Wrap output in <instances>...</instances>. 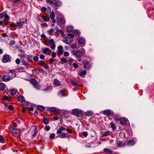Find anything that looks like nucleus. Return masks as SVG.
Wrapping results in <instances>:
<instances>
[{
	"mask_svg": "<svg viewBox=\"0 0 154 154\" xmlns=\"http://www.w3.org/2000/svg\"><path fill=\"white\" fill-rule=\"evenodd\" d=\"M73 33L75 35H77L79 33L78 32L77 30H74Z\"/></svg>",
	"mask_w": 154,
	"mask_h": 154,
	"instance_id": "55",
	"label": "nucleus"
},
{
	"mask_svg": "<svg viewBox=\"0 0 154 154\" xmlns=\"http://www.w3.org/2000/svg\"><path fill=\"white\" fill-rule=\"evenodd\" d=\"M17 91L15 89H13L11 90V94L12 95H14L16 93Z\"/></svg>",
	"mask_w": 154,
	"mask_h": 154,
	"instance_id": "32",
	"label": "nucleus"
},
{
	"mask_svg": "<svg viewBox=\"0 0 154 154\" xmlns=\"http://www.w3.org/2000/svg\"><path fill=\"white\" fill-rule=\"evenodd\" d=\"M134 144V141L133 140L129 141L127 143V144L128 145H133Z\"/></svg>",
	"mask_w": 154,
	"mask_h": 154,
	"instance_id": "31",
	"label": "nucleus"
},
{
	"mask_svg": "<svg viewBox=\"0 0 154 154\" xmlns=\"http://www.w3.org/2000/svg\"><path fill=\"white\" fill-rule=\"evenodd\" d=\"M63 47L61 46H59L58 47V51L57 52L58 55H60L63 54Z\"/></svg>",
	"mask_w": 154,
	"mask_h": 154,
	"instance_id": "9",
	"label": "nucleus"
},
{
	"mask_svg": "<svg viewBox=\"0 0 154 154\" xmlns=\"http://www.w3.org/2000/svg\"><path fill=\"white\" fill-rule=\"evenodd\" d=\"M71 83L72 85L78 87L79 86V84H78L77 82H75L74 81H71Z\"/></svg>",
	"mask_w": 154,
	"mask_h": 154,
	"instance_id": "43",
	"label": "nucleus"
},
{
	"mask_svg": "<svg viewBox=\"0 0 154 154\" xmlns=\"http://www.w3.org/2000/svg\"><path fill=\"white\" fill-rule=\"evenodd\" d=\"M65 20L63 18L61 17L59 20V21L57 23L58 25H59L63 24L65 23Z\"/></svg>",
	"mask_w": 154,
	"mask_h": 154,
	"instance_id": "13",
	"label": "nucleus"
},
{
	"mask_svg": "<svg viewBox=\"0 0 154 154\" xmlns=\"http://www.w3.org/2000/svg\"><path fill=\"white\" fill-rule=\"evenodd\" d=\"M33 86L37 90H39L40 89V85L37 83L34 85Z\"/></svg>",
	"mask_w": 154,
	"mask_h": 154,
	"instance_id": "30",
	"label": "nucleus"
},
{
	"mask_svg": "<svg viewBox=\"0 0 154 154\" xmlns=\"http://www.w3.org/2000/svg\"><path fill=\"white\" fill-rule=\"evenodd\" d=\"M26 23L27 20H26L25 21H23L17 22V26H18L19 28H20L23 26L24 24Z\"/></svg>",
	"mask_w": 154,
	"mask_h": 154,
	"instance_id": "11",
	"label": "nucleus"
},
{
	"mask_svg": "<svg viewBox=\"0 0 154 154\" xmlns=\"http://www.w3.org/2000/svg\"><path fill=\"white\" fill-rule=\"evenodd\" d=\"M54 13L53 11H52L50 14V18L51 19H54Z\"/></svg>",
	"mask_w": 154,
	"mask_h": 154,
	"instance_id": "36",
	"label": "nucleus"
},
{
	"mask_svg": "<svg viewBox=\"0 0 154 154\" xmlns=\"http://www.w3.org/2000/svg\"><path fill=\"white\" fill-rule=\"evenodd\" d=\"M72 114L78 117H82L84 115L83 111L77 109H73Z\"/></svg>",
	"mask_w": 154,
	"mask_h": 154,
	"instance_id": "2",
	"label": "nucleus"
},
{
	"mask_svg": "<svg viewBox=\"0 0 154 154\" xmlns=\"http://www.w3.org/2000/svg\"><path fill=\"white\" fill-rule=\"evenodd\" d=\"M21 62L22 65L24 66L28 67V65H29V63L27 62L24 58L23 59L21 60Z\"/></svg>",
	"mask_w": 154,
	"mask_h": 154,
	"instance_id": "19",
	"label": "nucleus"
},
{
	"mask_svg": "<svg viewBox=\"0 0 154 154\" xmlns=\"http://www.w3.org/2000/svg\"><path fill=\"white\" fill-rule=\"evenodd\" d=\"M11 60L10 59V56L8 54L4 55L2 60V62L4 63L10 62Z\"/></svg>",
	"mask_w": 154,
	"mask_h": 154,
	"instance_id": "5",
	"label": "nucleus"
},
{
	"mask_svg": "<svg viewBox=\"0 0 154 154\" xmlns=\"http://www.w3.org/2000/svg\"><path fill=\"white\" fill-rule=\"evenodd\" d=\"M5 141V140L4 139L2 135L0 136V142L3 143Z\"/></svg>",
	"mask_w": 154,
	"mask_h": 154,
	"instance_id": "37",
	"label": "nucleus"
},
{
	"mask_svg": "<svg viewBox=\"0 0 154 154\" xmlns=\"http://www.w3.org/2000/svg\"><path fill=\"white\" fill-rule=\"evenodd\" d=\"M68 36H69L72 38H73L74 37V35L72 34H68Z\"/></svg>",
	"mask_w": 154,
	"mask_h": 154,
	"instance_id": "58",
	"label": "nucleus"
},
{
	"mask_svg": "<svg viewBox=\"0 0 154 154\" xmlns=\"http://www.w3.org/2000/svg\"><path fill=\"white\" fill-rule=\"evenodd\" d=\"M73 29L72 26H69L67 27L66 31L67 32L69 33L72 32L73 30Z\"/></svg>",
	"mask_w": 154,
	"mask_h": 154,
	"instance_id": "23",
	"label": "nucleus"
},
{
	"mask_svg": "<svg viewBox=\"0 0 154 154\" xmlns=\"http://www.w3.org/2000/svg\"><path fill=\"white\" fill-rule=\"evenodd\" d=\"M53 84L55 87H58L60 85L61 82L57 79H55L54 80Z\"/></svg>",
	"mask_w": 154,
	"mask_h": 154,
	"instance_id": "12",
	"label": "nucleus"
},
{
	"mask_svg": "<svg viewBox=\"0 0 154 154\" xmlns=\"http://www.w3.org/2000/svg\"><path fill=\"white\" fill-rule=\"evenodd\" d=\"M110 125L111 126V128H112V130L113 131H114L116 128V126L115 123H114L113 122H111L110 123Z\"/></svg>",
	"mask_w": 154,
	"mask_h": 154,
	"instance_id": "21",
	"label": "nucleus"
},
{
	"mask_svg": "<svg viewBox=\"0 0 154 154\" xmlns=\"http://www.w3.org/2000/svg\"><path fill=\"white\" fill-rule=\"evenodd\" d=\"M31 57L30 56H27L26 58V60L29 62H30L32 61L31 58Z\"/></svg>",
	"mask_w": 154,
	"mask_h": 154,
	"instance_id": "42",
	"label": "nucleus"
},
{
	"mask_svg": "<svg viewBox=\"0 0 154 154\" xmlns=\"http://www.w3.org/2000/svg\"><path fill=\"white\" fill-rule=\"evenodd\" d=\"M116 144L117 146L122 147L124 146L126 144V143L124 142L123 141L117 140L116 141Z\"/></svg>",
	"mask_w": 154,
	"mask_h": 154,
	"instance_id": "8",
	"label": "nucleus"
},
{
	"mask_svg": "<svg viewBox=\"0 0 154 154\" xmlns=\"http://www.w3.org/2000/svg\"><path fill=\"white\" fill-rule=\"evenodd\" d=\"M70 47L72 48H76L77 47L76 45L75 44H73L71 45Z\"/></svg>",
	"mask_w": 154,
	"mask_h": 154,
	"instance_id": "51",
	"label": "nucleus"
},
{
	"mask_svg": "<svg viewBox=\"0 0 154 154\" xmlns=\"http://www.w3.org/2000/svg\"><path fill=\"white\" fill-rule=\"evenodd\" d=\"M18 100L20 102H23L25 101V98L22 95H20L18 97Z\"/></svg>",
	"mask_w": 154,
	"mask_h": 154,
	"instance_id": "20",
	"label": "nucleus"
},
{
	"mask_svg": "<svg viewBox=\"0 0 154 154\" xmlns=\"http://www.w3.org/2000/svg\"><path fill=\"white\" fill-rule=\"evenodd\" d=\"M50 111L51 112H55L57 113H59L60 111L58 109L55 107L51 108L50 109Z\"/></svg>",
	"mask_w": 154,
	"mask_h": 154,
	"instance_id": "14",
	"label": "nucleus"
},
{
	"mask_svg": "<svg viewBox=\"0 0 154 154\" xmlns=\"http://www.w3.org/2000/svg\"><path fill=\"white\" fill-rule=\"evenodd\" d=\"M16 70L14 69H12L11 70H10L9 72L10 73H11L12 75H14V76H13L12 77H15L16 76V73H15V72Z\"/></svg>",
	"mask_w": 154,
	"mask_h": 154,
	"instance_id": "34",
	"label": "nucleus"
},
{
	"mask_svg": "<svg viewBox=\"0 0 154 154\" xmlns=\"http://www.w3.org/2000/svg\"><path fill=\"white\" fill-rule=\"evenodd\" d=\"M12 79V77H10L8 75H5L3 76L2 80L5 82H7Z\"/></svg>",
	"mask_w": 154,
	"mask_h": 154,
	"instance_id": "10",
	"label": "nucleus"
},
{
	"mask_svg": "<svg viewBox=\"0 0 154 154\" xmlns=\"http://www.w3.org/2000/svg\"><path fill=\"white\" fill-rule=\"evenodd\" d=\"M73 66L75 68H77L78 67V65L76 63H74L73 64Z\"/></svg>",
	"mask_w": 154,
	"mask_h": 154,
	"instance_id": "61",
	"label": "nucleus"
},
{
	"mask_svg": "<svg viewBox=\"0 0 154 154\" xmlns=\"http://www.w3.org/2000/svg\"><path fill=\"white\" fill-rule=\"evenodd\" d=\"M51 50L50 49L47 48L42 49V52L45 54L50 55L51 54Z\"/></svg>",
	"mask_w": 154,
	"mask_h": 154,
	"instance_id": "6",
	"label": "nucleus"
},
{
	"mask_svg": "<svg viewBox=\"0 0 154 154\" xmlns=\"http://www.w3.org/2000/svg\"><path fill=\"white\" fill-rule=\"evenodd\" d=\"M81 50L76 51L73 50L71 51V53L74 56H75L76 57L80 58L85 54V52L84 49H82Z\"/></svg>",
	"mask_w": 154,
	"mask_h": 154,
	"instance_id": "1",
	"label": "nucleus"
},
{
	"mask_svg": "<svg viewBox=\"0 0 154 154\" xmlns=\"http://www.w3.org/2000/svg\"><path fill=\"white\" fill-rule=\"evenodd\" d=\"M33 60L36 61H37L38 60V57L36 56H35L33 57Z\"/></svg>",
	"mask_w": 154,
	"mask_h": 154,
	"instance_id": "53",
	"label": "nucleus"
},
{
	"mask_svg": "<svg viewBox=\"0 0 154 154\" xmlns=\"http://www.w3.org/2000/svg\"><path fill=\"white\" fill-rule=\"evenodd\" d=\"M20 60L19 58H17L16 59L15 62L17 64H19L20 63Z\"/></svg>",
	"mask_w": 154,
	"mask_h": 154,
	"instance_id": "50",
	"label": "nucleus"
},
{
	"mask_svg": "<svg viewBox=\"0 0 154 154\" xmlns=\"http://www.w3.org/2000/svg\"><path fill=\"white\" fill-rule=\"evenodd\" d=\"M110 133L109 131H107L106 132H105L103 133L102 134V137H104L105 136H109L110 135Z\"/></svg>",
	"mask_w": 154,
	"mask_h": 154,
	"instance_id": "24",
	"label": "nucleus"
},
{
	"mask_svg": "<svg viewBox=\"0 0 154 154\" xmlns=\"http://www.w3.org/2000/svg\"><path fill=\"white\" fill-rule=\"evenodd\" d=\"M5 88V85L2 83H0V91H3Z\"/></svg>",
	"mask_w": 154,
	"mask_h": 154,
	"instance_id": "28",
	"label": "nucleus"
},
{
	"mask_svg": "<svg viewBox=\"0 0 154 154\" xmlns=\"http://www.w3.org/2000/svg\"><path fill=\"white\" fill-rule=\"evenodd\" d=\"M54 59L53 58H51L50 60V62L49 63L50 64H51L53 63L54 62Z\"/></svg>",
	"mask_w": 154,
	"mask_h": 154,
	"instance_id": "62",
	"label": "nucleus"
},
{
	"mask_svg": "<svg viewBox=\"0 0 154 154\" xmlns=\"http://www.w3.org/2000/svg\"><path fill=\"white\" fill-rule=\"evenodd\" d=\"M55 5L56 7H59L61 6V2L60 1H57L55 2Z\"/></svg>",
	"mask_w": 154,
	"mask_h": 154,
	"instance_id": "25",
	"label": "nucleus"
},
{
	"mask_svg": "<svg viewBox=\"0 0 154 154\" xmlns=\"http://www.w3.org/2000/svg\"><path fill=\"white\" fill-rule=\"evenodd\" d=\"M17 129L15 128H13L12 129V133H13L14 134V135H16L17 134V132H16Z\"/></svg>",
	"mask_w": 154,
	"mask_h": 154,
	"instance_id": "41",
	"label": "nucleus"
},
{
	"mask_svg": "<svg viewBox=\"0 0 154 154\" xmlns=\"http://www.w3.org/2000/svg\"><path fill=\"white\" fill-rule=\"evenodd\" d=\"M9 109L10 110H12L13 109V107L12 105H9L8 107Z\"/></svg>",
	"mask_w": 154,
	"mask_h": 154,
	"instance_id": "59",
	"label": "nucleus"
},
{
	"mask_svg": "<svg viewBox=\"0 0 154 154\" xmlns=\"http://www.w3.org/2000/svg\"><path fill=\"white\" fill-rule=\"evenodd\" d=\"M86 72L85 70H83L80 72V75L81 76L84 75L86 74Z\"/></svg>",
	"mask_w": 154,
	"mask_h": 154,
	"instance_id": "44",
	"label": "nucleus"
},
{
	"mask_svg": "<svg viewBox=\"0 0 154 154\" xmlns=\"http://www.w3.org/2000/svg\"><path fill=\"white\" fill-rule=\"evenodd\" d=\"M37 109L40 111H43L45 110L44 107L42 106H38L37 107Z\"/></svg>",
	"mask_w": 154,
	"mask_h": 154,
	"instance_id": "27",
	"label": "nucleus"
},
{
	"mask_svg": "<svg viewBox=\"0 0 154 154\" xmlns=\"http://www.w3.org/2000/svg\"><path fill=\"white\" fill-rule=\"evenodd\" d=\"M15 42L14 41H11L10 42V43H9V45H14L15 44Z\"/></svg>",
	"mask_w": 154,
	"mask_h": 154,
	"instance_id": "52",
	"label": "nucleus"
},
{
	"mask_svg": "<svg viewBox=\"0 0 154 154\" xmlns=\"http://www.w3.org/2000/svg\"><path fill=\"white\" fill-rule=\"evenodd\" d=\"M55 136V135L54 134H52L50 135V137L51 139H53L54 138Z\"/></svg>",
	"mask_w": 154,
	"mask_h": 154,
	"instance_id": "57",
	"label": "nucleus"
},
{
	"mask_svg": "<svg viewBox=\"0 0 154 154\" xmlns=\"http://www.w3.org/2000/svg\"><path fill=\"white\" fill-rule=\"evenodd\" d=\"M93 114V113L91 111H88L85 113V115L87 116H91Z\"/></svg>",
	"mask_w": 154,
	"mask_h": 154,
	"instance_id": "29",
	"label": "nucleus"
},
{
	"mask_svg": "<svg viewBox=\"0 0 154 154\" xmlns=\"http://www.w3.org/2000/svg\"><path fill=\"white\" fill-rule=\"evenodd\" d=\"M48 120L46 119V118L44 117L43 119V122L44 123H45V124H47L48 123Z\"/></svg>",
	"mask_w": 154,
	"mask_h": 154,
	"instance_id": "40",
	"label": "nucleus"
},
{
	"mask_svg": "<svg viewBox=\"0 0 154 154\" xmlns=\"http://www.w3.org/2000/svg\"><path fill=\"white\" fill-rule=\"evenodd\" d=\"M45 128L46 131H48L50 130V127L49 126H46L45 127Z\"/></svg>",
	"mask_w": 154,
	"mask_h": 154,
	"instance_id": "49",
	"label": "nucleus"
},
{
	"mask_svg": "<svg viewBox=\"0 0 154 154\" xmlns=\"http://www.w3.org/2000/svg\"><path fill=\"white\" fill-rule=\"evenodd\" d=\"M83 64L84 68L86 69H88L90 67V65L88 61H86L84 62Z\"/></svg>",
	"mask_w": 154,
	"mask_h": 154,
	"instance_id": "15",
	"label": "nucleus"
},
{
	"mask_svg": "<svg viewBox=\"0 0 154 154\" xmlns=\"http://www.w3.org/2000/svg\"><path fill=\"white\" fill-rule=\"evenodd\" d=\"M111 116L115 119V121H118L119 120V116L114 113L113 112L112 113V115Z\"/></svg>",
	"mask_w": 154,
	"mask_h": 154,
	"instance_id": "18",
	"label": "nucleus"
},
{
	"mask_svg": "<svg viewBox=\"0 0 154 154\" xmlns=\"http://www.w3.org/2000/svg\"><path fill=\"white\" fill-rule=\"evenodd\" d=\"M39 65H40L41 66H43L44 65V62L42 60H40L38 61V62Z\"/></svg>",
	"mask_w": 154,
	"mask_h": 154,
	"instance_id": "47",
	"label": "nucleus"
},
{
	"mask_svg": "<svg viewBox=\"0 0 154 154\" xmlns=\"http://www.w3.org/2000/svg\"><path fill=\"white\" fill-rule=\"evenodd\" d=\"M66 129L65 127L60 126L59 129L57 131V134H60L63 131H64Z\"/></svg>",
	"mask_w": 154,
	"mask_h": 154,
	"instance_id": "17",
	"label": "nucleus"
},
{
	"mask_svg": "<svg viewBox=\"0 0 154 154\" xmlns=\"http://www.w3.org/2000/svg\"><path fill=\"white\" fill-rule=\"evenodd\" d=\"M103 151L106 152H109V153H112V150H111L107 148H105L103 149Z\"/></svg>",
	"mask_w": 154,
	"mask_h": 154,
	"instance_id": "35",
	"label": "nucleus"
},
{
	"mask_svg": "<svg viewBox=\"0 0 154 154\" xmlns=\"http://www.w3.org/2000/svg\"><path fill=\"white\" fill-rule=\"evenodd\" d=\"M67 132L70 134H71L72 133V130L69 128H68L66 129Z\"/></svg>",
	"mask_w": 154,
	"mask_h": 154,
	"instance_id": "64",
	"label": "nucleus"
},
{
	"mask_svg": "<svg viewBox=\"0 0 154 154\" xmlns=\"http://www.w3.org/2000/svg\"><path fill=\"white\" fill-rule=\"evenodd\" d=\"M74 60L72 58H70L69 59L68 61H67V62H68V63L70 65H72V63L74 61Z\"/></svg>",
	"mask_w": 154,
	"mask_h": 154,
	"instance_id": "39",
	"label": "nucleus"
},
{
	"mask_svg": "<svg viewBox=\"0 0 154 154\" xmlns=\"http://www.w3.org/2000/svg\"><path fill=\"white\" fill-rule=\"evenodd\" d=\"M113 112L110 110L106 109L103 111V114L105 115L111 116Z\"/></svg>",
	"mask_w": 154,
	"mask_h": 154,
	"instance_id": "7",
	"label": "nucleus"
},
{
	"mask_svg": "<svg viewBox=\"0 0 154 154\" xmlns=\"http://www.w3.org/2000/svg\"><path fill=\"white\" fill-rule=\"evenodd\" d=\"M59 32L60 33L61 35L62 36H63L64 35V34L63 32L61 30H59Z\"/></svg>",
	"mask_w": 154,
	"mask_h": 154,
	"instance_id": "56",
	"label": "nucleus"
},
{
	"mask_svg": "<svg viewBox=\"0 0 154 154\" xmlns=\"http://www.w3.org/2000/svg\"><path fill=\"white\" fill-rule=\"evenodd\" d=\"M120 124L122 125H124L126 124V119L125 118H122L120 119H119Z\"/></svg>",
	"mask_w": 154,
	"mask_h": 154,
	"instance_id": "16",
	"label": "nucleus"
},
{
	"mask_svg": "<svg viewBox=\"0 0 154 154\" xmlns=\"http://www.w3.org/2000/svg\"><path fill=\"white\" fill-rule=\"evenodd\" d=\"M46 44L49 45H51L50 48L52 49H54L55 48V42L53 39H49L47 41Z\"/></svg>",
	"mask_w": 154,
	"mask_h": 154,
	"instance_id": "3",
	"label": "nucleus"
},
{
	"mask_svg": "<svg viewBox=\"0 0 154 154\" xmlns=\"http://www.w3.org/2000/svg\"><path fill=\"white\" fill-rule=\"evenodd\" d=\"M46 2L47 3H50L51 5H53L54 4V2L52 0H46Z\"/></svg>",
	"mask_w": 154,
	"mask_h": 154,
	"instance_id": "48",
	"label": "nucleus"
},
{
	"mask_svg": "<svg viewBox=\"0 0 154 154\" xmlns=\"http://www.w3.org/2000/svg\"><path fill=\"white\" fill-rule=\"evenodd\" d=\"M3 17L5 18L4 20L5 25L7 24L8 21L9 20V17L6 14L3 13L0 14V18H2Z\"/></svg>",
	"mask_w": 154,
	"mask_h": 154,
	"instance_id": "4",
	"label": "nucleus"
},
{
	"mask_svg": "<svg viewBox=\"0 0 154 154\" xmlns=\"http://www.w3.org/2000/svg\"><path fill=\"white\" fill-rule=\"evenodd\" d=\"M60 61L63 63H65L66 62L67 60L65 58H62L60 59Z\"/></svg>",
	"mask_w": 154,
	"mask_h": 154,
	"instance_id": "45",
	"label": "nucleus"
},
{
	"mask_svg": "<svg viewBox=\"0 0 154 154\" xmlns=\"http://www.w3.org/2000/svg\"><path fill=\"white\" fill-rule=\"evenodd\" d=\"M66 133H62L60 134L59 137L62 138H64L66 137Z\"/></svg>",
	"mask_w": 154,
	"mask_h": 154,
	"instance_id": "33",
	"label": "nucleus"
},
{
	"mask_svg": "<svg viewBox=\"0 0 154 154\" xmlns=\"http://www.w3.org/2000/svg\"><path fill=\"white\" fill-rule=\"evenodd\" d=\"M30 82L33 86L37 83L36 80L34 79H31L30 80Z\"/></svg>",
	"mask_w": 154,
	"mask_h": 154,
	"instance_id": "26",
	"label": "nucleus"
},
{
	"mask_svg": "<svg viewBox=\"0 0 154 154\" xmlns=\"http://www.w3.org/2000/svg\"><path fill=\"white\" fill-rule=\"evenodd\" d=\"M88 133L85 131H84L83 132V136L85 137H86L88 136Z\"/></svg>",
	"mask_w": 154,
	"mask_h": 154,
	"instance_id": "54",
	"label": "nucleus"
},
{
	"mask_svg": "<svg viewBox=\"0 0 154 154\" xmlns=\"http://www.w3.org/2000/svg\"><path fill=\"white\" fill-rule=\"evenodd\" d=\"M69 55V53L67 51H65L64 53V55L65 56H68Z\"/></svg>",
	"mask_w": 154,
	"mask_h": 154,
	"instance_id": "60",
	"label": "nucleus"
},
{
	"mask_svg": "<svg viewBox=\"0 0 154 154\" xmlns=\"http://www.w3.org/2000/svg\"><path fill=\"white\" fill-rule=\"evenodd\" d=\"M54 31V29L53 28L50 29V30L48 31V34L50 35H51L53 34V32Z\"/></svg>",
	"mask_w": 154,
	"mask_h": 154,
	"instance_id": "38",
	"label": "nucleus"
},
{
	"mask_svg": "<svg viewBox=\"0 0 154 154\" xmlns=\"http://www.w3.org/2000/svg\"><path fill=\"white\" fill-rule=\"evenodd\" d=\"M41 17L45 21H48V18L46 17H45L44 15H42L41 16Z\"/></svg>",
	"mask_w": 154,
	"mask_h": 154,
	"instance_id": "46",
	"label": "nucleus"
},
{
	"mask_svg": "<svg viewBox=\"0 0 154 154\" xmlns=\"http://www.w3.org/2000/svg\"><path fill=\"white\" fill-rule=\"evenodd\" d=\"M85 42V40L84 38H81L79 40L78 42L79 45H83Z\"/></svg>",
	"mask_w": 154,
	"mask_h": 154,
	"instance_id": "22",
	"label": "nucleus"
},
{
	"mask_svg": "<svg viewBox=\"0 0 154 154\" xmlns=\"http://www.w3.org/2000/svg\"><path fill=\"white\" fill-rule=\"evenodd\" d=\"M3 99L4 100H8L9 98L7 96H4L3 97Z\"/></svg>",
	"mask_w": 154,
	"mask_h": 154,
	"instance_id": "63",
	"label": "nucleus"
}]
</instances>
